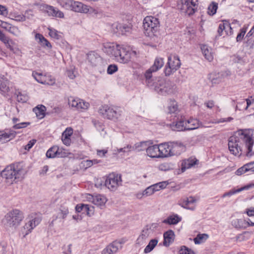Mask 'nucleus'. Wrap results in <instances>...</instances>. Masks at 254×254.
<instances>
[{
  "instance_id": "obj_26",
  "label": "nucleus",
  "mask_w": 254,
  "mask_h": 254,
  "mask_svg": "<svg viewBox=\"0 0 254 254\" xmlns=\"http://www.w3.org/2000/svg\"><path fill=\"white\" fill-rule=\"evenodd\" d=\"M225 29H229V30H230V35L232 34V29L230 26V23L226 20H223L221 23L219 24L218 28L217 33L219 36H225L224 30Z\"/></svg>"
},
{
  "instance_id": "obj_5",
  "label": "nucleus",
  "mask_w": 254,
  "mask_h": 254,
  "mask_svg": "<svg viewBox=\"0 0 254 254\" xmlns=\"http://www.w3.org/2000/svg\"><path fill=\"white\" fill-rule=\"evenodd\" d=\"M151 88L153 89L158 94L166 95L173 92V85L172 83L163 78H160L153 83Z\"/></svg>"
},
{
  "instance_id": "obj_58",
  "label": "nucleus",
  "mask_w": 254,
  "mask_h": 254,
  "mask_svg": "<svg viewBox=\"0 0 254 254\" xmlns=\"http://www.w3.org/2000/svg\"><path fill=\"white\" fill-rule=\"evenodd\" d=\"M247 31V28L246 27H243L240 30V32L238 34L236 40L237 42H240L242 41V40L243 39V37L246 34Z\"/></svg>"
},
{
  "instance_id": "obj_61",
  "label": "nucleus",
  "mask_w": 254,
  "mask_h": 254,
  "mask_svg": "<svg viewBox=\"0 0 254 254\" xmlns=\"http://www.w3.org/2000/svg\"><path fill=\"white\" fill-rule=\"evenodd\" d=\"M88 209L89 208L88 204H78L75 207L76 211L78 212H80L82 211H84V210H88Z\"/></svg>"
},
{
  "instance_id": "obj_48",
  "label": "nucleus",
  "mask_w": 254,
  "mask_h": 254,
  "mask_svg": "<svg viewBox=\"0 0 254 254\" xmlns=\"http://www.w3.org/2000/svg\"><path fill=\"white\" fill-rule=\"evenodd\" d=\"M154 189L152 186H151L146 189L142 192V194H138L137 197L138 198H141L142 195L149 196L152 194L154 192Z\"/></svg>"
},
{
  "instance_id": "obj_32",
  "label": "nucleus",
  "mask_w": 254,
  "mask_h": 254,
  "mask_svg": "<svg viewBox=\"0 0 254 254\" xmlns=\"http://www.w3.org/2000/svg\"><path fill=\"white\" fill-rule=\"evenodd\" d=\"M197 160L194 159H188L184 160L182 163L181 170L182 172H184L186 169L190 168L196 164Z\"/></svg>"
},
{
  "instance_id": "obj_57",
  "label": "nucleus",
  "mask_w": 254,
  "mask_h": 254,
  "mask_svg": "<svg viewBox=\"0 0 254 254\" xmlns=\"http://www.w3.org/2000/svg\"><path fill=\"white\" fill-rule=\"evenodd\" d=\"M179 254H194V253L191 249L183 246L180 250Z\"/></svg>"
},
{
  "instance_id": "obj_21",
  "label": "nucleus",
  "mask_w": 254,
  "mask_h": 254,
  "mask_svg": "<svg viewBox=\"0 0 254 254\" xmlns=\"http://www.w3.org/2000/svg\"><path fill=\"white\" fill-rule=\"evenodd\" d=\"M196 202L195 198L193 196H190L189 197L182 198L178 201V205L181 206L182 207L191 210H194L195 208V206L189 207L188 205L190 204Z\"/></svg>"
},
{
  "instance_id": "obj_42",
  "label": "nucleus",
  "mask_w": 254,
  "mask_h": 254,
  "mask_svg": "<svg viewBox=\"0 0 254 254\" xmlns=\"http://www.w3.org/2000/svg\"><path fill=\"white\" fill-rule=\"evenodd\" d=\"M58 4L66 9L71 10L73 0H57Z\"/></svg>"
},
{
  "instance_id": "obj_47",
  "label": "nucleus",
  "mask_w": 254,
  "mask_h": 254,
  "mask_svg": "<svg viewBox=\"0 0 254 254\" xmlns=\"http://www.w3.org/2000/svg\"><path fill=\"white\" fill-rule=\"evenodd\" d=\"M131 27L130 24H123L121 23V30L120 34L121 35L126 34L127 33H130L131 31Z\"/></svg>"
},
{
  "instance_id": "obj_13",
  "label": "nucleus",
  "mask_w": 254,
  "mask_h": 254,
  "mask_svg": "<svg viewBox=\"0 0 254 254\" xmlns=\"http://www.w3.org/2000/svg\"><path fill=\"white\" fill-rule=\"evenodd\" d=\"M41 221V218L39 215L34 214V216H31V219L26 223L24 226V230L27 229L26 233H24L23 230L22 231L23 234V237H25L26 235L29 234L32 229H34L37 225H38Z\"/></svg>"
},
{
  "instance_id": "obj_17",
  "label": "nucleus",
  "mask_w": 254,
  "mask_h": 254,
  "mask_svg": "<svg viewBox=\"0 0 254 254\" xmlns=\"http://www.w3.org/2000/svg\"><path fill=\"white\" fill-rule=\"evenodd\" d=\"M39 8L41 10L46 11L49 16H56L60 18H63L64 16V13L61 11L56 9L52 6L47 4H41Z\"/></svg>"
},
{
  "instance_id": "obj_12",
  "label": "nucleus",
  "mask_w": 254,
  "mask_h": 254,
  "mask_svg": "<svg viewBox=\"0 0 254 254\" xmlns=\"http://www.w3.org/2000/svg\"><path fill=\"white\" fill-rule=\"evenodd\" d=\"M41 221V218L39 215L34 214V216H31V219L26 223L24 226V230L27 229L26 233H24L23 230L22 231L23 234V237H25L26 235L29 234L32 229H34L37 225H38Z\"/></svg>"
},
{
  "instance_id": "obj_3",
  "label": "nucleus",
  "mask_w": 254,
  "mask_h": 254,
  "mask_svg": "<svg viewBox=\"0 0 254 254\" xmlns=\"http://www.w3.org/2000/svg\"><path fill=\"white\" fill-rule=\"evenodd\" d=\"M26 174V171L17 166L10 165L7 166L1 173V177L7 182L12 184L13 181L22 180Z\"/></svg>"
},
{
  "instance_id": "obj_51",
  "label": "nucleus",
  "mask_w": 254,
  "mask_h": 254,
  "mask_svg": "<svg viewBox=\"0 0 254 254\" xmlns=\"http://www.w3.org/2000/svg\"><path fill=\"white\" fill-rule=\"evenodd\" d=\"M243 220L235 219L232 221V225L236 228H241L243 227Z\"/></svg>"
},
{
  "instance_id": "obj_11",
  "label": "nucleus",
  "mask_w": 254,
  "mask_h": 254,
  "mask_svg": "<svg viewBox=\"0 0 254 254\" xmlns=\"http://www.w3.org/2000/svg\"><path fill=\"white\" fill-rule=\"evenodd\" d=\"M41 221V218L39 215L34 214V216H31V219L26 223L24 226V230L27 229L26 233H24L23 230L22 231L23 234V237H25L26 235L29 234L32 229H34L37 225H38Z\"/></svg>"
},
{
  "instance_id": "obj_20",
  "label": "nucleus",
  "mask_w": 254,
  "mask_h": 254,
  "mask_svg": "<svg viewBox=\"0 0 254 254\" xmlns=\"http://www.w3.org/2000/svg\"><path fill=\"white\" fill-rule=\"evenodd\" d=\"M125 241H114L112 244L108 245L103 251L102 254H114L119 250V248H122V244L124 243Z\"/></svg>"
},
{
  "instance_id": "obj_45",
  "label": "nucleus",
  "mask_w": 254,
  "mask_h": 254,
  "mask_svg": "<svg viewBox=\"0 0 254 254\" xmlns=\"http://www.w3.org/2000/svg\"><path fill=\"white\" fill-rule=\"evenodd\" d=\"M218 8V3L212 1L208 6L207 8V13L210 15H213L216 12Z\"/></svg>"
},
{
  "instance_id": "obj_18",
  "label": "nucleus",
  "mask_w": 254,
  "mask_h": 254,
  "mask_svg": "<svg viewBox=\"0 0 254 254\" xmlns=\"http://www.w3.org/2000/svg\"><path fill=\"white\" fill-rule=\"evenodd\" d=\"M120 46L113 43H106L103 45V51L109 56L115 58L116 56L117 55V51L119 50Z\"/></svg>"
},
{
  "instance_id": "obj_53",
  "label": "nucleus",
  "mask_w": 254,
  "mask_h": 254,
  "mask_svg": "<svg viewBox=\"0 0 254 254\" xmlns=\"http://www.w3.org/2000/svg\"><path fill=\"white\" fill-rule=\"evenodd\" d=\"M55 83V79L51 75H45V78L44 81V84L53 85Z\"/></svg>"
},
{
  "instance_id": "obj_34",
  "label": "nucleus",
  "mask_w": 254,
  "mask_h": 254,
  "mask_svg": "<svg viewBox=\"0 0 254 254\" xmlns=\"http://www.w3.org/2000/svg\"><path fill=\"white\" fill-rule=\"evenodd\" d=\"M253 186H254V184H250V185L245 186L242 187L238 189L232 190H230L229 191L224 193L222 197H225L227 196H231V195H233L237 192H239L243 190H248L250 188H251Z\"/></svg>"
},
{
  "instance_id": "obj_14",
  "label": "nucleus",
  "mask_w": 254,
  "mask_h": 254,
  "mask_svg": "<svg viewBox=\"0 0 254 254\" xmlns=\"http://www.w3.org/2000/svg\"><path fill=\"white\" fill-rule=\"evenodd\" d=\"M72 6L71 8V10L80 13H97L96 10L83 3L81 2L74 1L73 3H72Z\"/></svg>"
},
{
  "instance_id": "obj_39",
  "label": "nucleus",
  "mask_w": 254,
  "mask_h": 254,
  "mask_svg": "<svg viewBox=\"0 0 254 254\" xmlns=\"http://www.w3.org/2000/svg\"><path fill=\"white\" fill-rule=\"evenodd\" d=\"M46 107L42 105H39L33 109V111L36 114V116L39 119H42L45 116V111Z\"/></svg>"
},
{
  "instance_id": "obj_55",
  "label": "nucleus",
  "mask_w": 254,
  "mask_h": 254,
  "mask_svg": "<svg viewBox=\"0 0 254 254\" xmlns=\"http://www.w3.org/2000/svg\"><path fill=\"white\" fill-rule=\"evenodd\" d=\"M48 30L49 31V34L51 37L56 39H60L61 36L59 34L58 32L56 30L50 28H48Z\"/></svg>"
},
{
  "instance_id": "obj_25",
  "label": "nucleus",
  "mask_w": 254,
  "mask_h": 254,
  "mask_svg": "<svg viewBox=\"0 0 254 254\" xmlns=\"http://www.w3.org/2000/svg\"><path fill=\"white\" fill-rule=\"evenodd\" d=\"M147 155L151 158H160L159 145H153L147 146L146 148Z\"/></svg>"
},
{
  "instance_id": "obj_56",
  "label": "nucleus",
  "mask_w": 254,
  "mask_h": 254,
  "mask_svg": "<svg viewBox=\"0 0 254 254\" xmlns=\"http://www.w3.org/2000/svg\"><path fill=\"white\" fill-rule=\"evenodd\" d=\"M79 102L81 104L80 106L78 107V110L83 111L88 109L90 106V104L88 102H86L81 99H80Z\"/></svg>"
},
{
  "instance_id": "obj_31",
  "label": "nucleus",
  "mask_w": 254,
  "mask_h": 254,
  "mask_svg": "<svg viewBox=\"0 0 254 254\" xmlns=\"http://www.w3.org/2000/svg\"><path fill=\"white\" fill-rule=\"evenodd\" d=\"M73 133V130L71 127H67L63 133L62 141L64 144L66 146L70 145L71 143V139L70 136Z\"/></svg>"
},
{
  "instance_id": "obj_1",
  "label": "nucleus",
  "mask_w": 254,
  "mask_h": 254,
  "mask_svg": "<svg viewBox=\"0 0 254 254\" xmlns=\"http://www.w3.org/2000/svg\"><path fill=\"white\" fill-rule=\"evenodd\" d=\"M238 135L231 136L228 141V148L230 152L235 156H240L244 155L248 157L254 156V139L250 132L245 130H240L237 132Z\"/></svg>"
},
{
  "instance_id": "obj_50",
  "label": "nucleus",
  "mask_w": 254,
  "mask_h": 254,
  "mask_svg": "<svg viewBox=\"0 0 254 254\" xmlns=\"http://www.w3.org/2000/svg\"><path fill=\"white\" fill-rule=\"evenodd\" d=\"M5 30L16 36L19 33L18 28L17 27L12 25L10 24L8 27H6V28L5 29Z\"/></svg>"
},
{
  "instance_id": "obj_36",
  "label": "nucleus",
  "mask_w": 254,
  "mask_h": 254,
  "mask_svg": "<svg viewBox=\"0 0 254 254\" xmlns=\"http://www.w3.org/2000/svg\"><path fill=\"white\" fill-rule=\"evenodd\" d=\"M35 39L39 40V43L43 47H47L49 48H52V45L50 43L44 38V37L41 34L37 33L35 35Z\"/></svg>"
},
{
  "instance_id": "obj_37",
  "label": "nucleus",
  "mask_w": 254,
  "mask_h": 254,
  "mask_svg": "<svg viewBox=\"0 0 254 254\" xmlns=\"http://www.w3.org/2000/svg\"><path fill=\"white\" fill-rule=\"evenodd\" d=\"M158 243V240L157 238L151 239L148 244L146 246L144 250L145 254H148L151 252L154 248L156 247Z\"/></svg>"
},
{
  "instance_id": "obj_16",
  "label": "nucleus",
  "mask_w": 254,
  "mask_h": 254,
  "mask_svg": "<svg viewBox=\"0 0 254 254\" xmlns=\"http://www.w3.org/2000/svg\"><path fill=\"white\" fill-rule=\"evenodd\" d=\"M117 55L115 59L121 63H127L130 59V54L128 51L124 47L120 46L118 50L117 51Z\"/></svg>"
},
{
  "instance_id": "obj_59",
  "label": "nucleus",
  "mask_w": 254,
  "mask_h": 254,
  "mask_svg": "<svg viewBox=\"0 0 254 254\" xmlns=\"http://www.w3.org/2000/svg\"><path fill=\"white\" fill-rule=\"evenodd\" d=\"M30 124V122H22L21 123L16 124L13 126L14 129H20L26 127Z\"/></svg>"
},
{
  "instance_id": "obj_22",
  "label": "nucleus",
  "mask_w": 254,
  "mask_h": 254,
  "mask_svg": "<svg viewBox=\"0 0 254 254\" xmlns=\"http://www.w3.org/2000/svg\"><path fill=\"white\" fill-rule=\"evenodd\" d=\"M171 156L180 154L185 150V146L180 142H170Z\"/></svg>"
},
{
  "instance_id": "obj_35",
  "label": "nucleus",
  "mask_w": 254,
  "mask_h": 254,
  "mask_svg": "<svg viewBox=\"0 0 254 254\" xmlns=\"http://www.w3.org/2000/svg\"><path fill=\"white\" fill-rule=\"evenodd\" d=\"M16 132L13 130H10L7 133H4L0 134V141H8L14 138L16 136Z\"/></svg>"
},
{
  "instance_id": "obj_38",
  "label": "nucleus",
  "mask_w": 254,
  "mask_h": 254,
  "mask_svg": "<svg viewBox=\"0 0 254 254\" xmlns=\"http://www.w3.org/2000/svg\"><path fill=\"white\" fill-rule=\"evenodd\" d=\"M155 72L153 69H152L151 68H149L148 69H147L145 73H144V76L146 79V82L147 85L150 87L152 85L153 83V80L152 79V73Z\"/></svg>"
},
{
  "instance_id": "obj_15",
  "label": "nucleus",
  "mask_w": 254,
  "mask_h": 254,
  "mask_svg": "<svg viewBox=\"0 0 254 254\" xmlns=\"http://www.w3.org/2000/svg\"><path fill=\"white\" fill-rule=\"evenodd\" d=\"M87 61L92 67L99 66L103 63L101 57L95 51H90L87 54Z\"/></svg>"
},
{
  "instance_id": "obj_27",
  "label": "nucleus",
  "mask_w": 254,
  "mask_h": 254,
  "mask_svg": "<svg viewBox=\"0 0 254 254\" xmlns=\"http://www.w3.org/2000/svg\"><path fill=\"white\" fill-rule=\"evenodd\" d=\"M170 127L174 131L186 130L185 121L183 119H181L179 121L172 123L170 124Z\"/></svg>"
},
{
  "instance_id": "obj_24",
  "label": "nucleus",
  "mask_w": 254,
  "mask_h": 254,
  "mask_svg": "<svg viewBox=\"0 0 254 254\" xmlns=\"http://www.w3.org/2000/svg\"><path fill=\"white\" fill-rule=\"evenodd\" d=\"M185 126L186 130H193L201 127V123L197 119H190L185 121Z\"/></svg>"
},
{
  "instance_id": "obj_33",
  "label": "nucleus",
  "mask_w": 254,
  "mask_h": 254,
  "mask_svg": "<svg viewBox=\"0 0 254 254\" xmlns=\"http://www.w3.org/2000/svg\"><path fill=\"white\" fill-rule=\"evenodd\" d=\"M181 221V217L177 214L173 215L168 217L166 219L163 221V223L170 225L177 224Z\"/></svg>"
},
{
  "instance_id": "obj_19",
  "label": "nucleus",
  "mask_w": 254,
  "mask_h": 254,
  "mask_svg": "<svg viewBox=\"0 0 254 254\" xmlns=\"http://www.w3.org/2000/svg\"><path fill=\"white\" fill-rule=\"evenodd\" d=\"M86 198L88 201L100 207L104 206L107 201L106 198L101 194L93 196L90 194H87Z\"/></svg>"
},
{
  "instance_id": "obj_8",
  "label": "nucleus",
  "mask_w": 254,
  "mask_h": 254,
  "mask_svg": "<svg viewBox=\"0 0 254 254\" xmlns=\"http://www.w3.org/2000/svg\"><path fill=\"white\" fill-rule=\"evenodd\" d=\"M158 226L157 223H152L146 225L142 229L140 235L136 241V244L138 246H143L146 243L148 238L153 234L154 230Z\"/></svg>"
},
{
  "instance_id": "obj_7",
  "label": "nucleus",
  "mask_w": 254,
  "mask_h": 254,
  "mask_svg": "<svg viewBox=\"0 0 254 254\" xmlns=\"http://www.w3.org/2000/svg\"><path fill=\"white\" fill-rule=\"evenodd\" d=\"M122 176L115 173L109 174L105 180V185L111 191L117 190L119 187L122 186Z\"/></svg>"
},
{
  "instance_id": "obj_49",
  "label": "nucleus",
  "mask_w": 254,
  "mask_h": 254,
  "mask_svg": "<svg viewBox=\"0 0 254 254\" xmlns=\"http://www.w3.org/2000/svg\"><path fill=\"white\" fill-rule=\"evenodd\" d=\"M32 75L37 82L44 84V81L45 78V75H43L42 73H39L36 72H33L32 73Z\"/></svg>"
},
{
  "instance_id": "obj_60",
  "label": "nucleus",
  "mask_w": 254,
  "mask_h": 254,
  "mask_svg": "<svg viewBox=\"0 0 254 254\" xmlns=\"http://www.w3.org/2000/svg\"><path fill=\"white\" fill-rule=\"evenodd\" d=\"M118 70V66L116 64H110L107 68V73L109 74H112Z\"/></svg>"
},
{
  "instance_id": "obj_23",
  "label": "nucleus",
  "mask_w": 254,
  "mask_h": 254,
  "mask_svg": "<svg viewBox=\"0 0 254 254\" xmlns=\"http://www.w3.org/2000/svg\"><path fill=\"white\" fill-rule=\"evenodd\" d=\"M170 142L161 143L159 145V153L161 157H167L171 156Z\"/></svg>"
},
{
  "instance_id": "obj_40",
  "label": "nucleus",
  "mask_w": 254,
  "mask_h": 254,
  "mask_svg": "<svg viewBox=\"0 0 254 254\" xmlns=\"http://www.w3.org/2000/svg\"><path fill=\"white\" fill-rule=\"evenodd\" d=\"M164 65L163 59L161 58H157L155 60L154 64L150 67L154 71H157L160 69Z\"/></svg>"
},
{
  "instance_id": "obj_46",
  "label": "nucleus",
  "mask_w": 254,
  "mask_h": 254,
  "mask_svg": "<svg viewBox=\"0 0 254 254\" xmlns=\"http://www.w3.org/2000/svg\"><path fill=\"white\" fill-rule=\"evenodd\" d=\"M104 110L105 111V116L109 119H114V108L112 107H104Z\"/></svg>"
},
{
  "instance_id": "obj_63",
  "label": "nucleus",
  "mask_w": 254,
  "mask_h": 254,
  "mask_svg": "<svg viewBox=\"0 0 254 254\" xmlns=\"http://www.w3.org/2000/svg\"><path fill=\"white\" fill-rule=\"evenodd\" d=\"M5 44L6 45V47L7 48H8L14 54H19L21 53V51L18 48L13 47L9 44L8 42V44Z\"/></svg>"
},
{
  "instance_id": "obj_62",
  "label": "nucleus",
  "mask_w": 254,
  "mask_h": 254,
  "mask_svg": "<svg viewBox=\"0 0 254 254\" xmlns=\"http://www.w3.org/2000/svg\"><path fill=\"white\" fill-rule=\"evenodd\" d=\"M112 28L113 32L115 33L120 34V32L121 30V23H115L112 24Z\"/></svg>"
},
{
  "instance_id": "obj_28",
  "label": "nucleus",
  "mask_w": 254,
  "mask_h": 254,
  "mask_svg": "<svg viewBox=\"0 0 254 254\" xmlns=\"http://www.w3.org/2000/svg\"><path fill=\"white\" fill-rule=\"evenodd\" d=\"M46 156L49 158H54L55 157H64L62 154V152H60L59 148L57 146H54L50 148L46 153Z\"/></svg>"
},
{
  "instance_id": "obj_2",
  "label": "nucleus",
  "mask_w": 254,
  "mask_h": 254,
  "mask_svg": "<svg viewBox=\"0 0 254 254\" xmlns=\"http://www.w3.org/2000/svg\"><path fill=\"white\" fill-rule=\"evenodd\" d=\"M24 218L22 212L18 209H13L6 213L1 220L3 227L7 230L15 229Z\"/></svg>"
},
{
  "instance_id": "obj_6",
  "label": "nucleus",
  "mask_w": 254,
  "mask_h": 254,
  "mask_svg": "<svg viewBox=\"0 0 254 254\" xmlns=\"http://www.w3.org/2000/svg\"><path fill=\"white\" fill-rule=\"evenodd\" d=\"M181 63L178 56L170 54L168 57V62L164 68V73L169 76L175 72L181 66Z\"/></svg>"
},
{
  "instance_id": "obj_43",
  "label": "nucleus",
  "mask_w": 254,
  "mask_h": 254,
  "mask_svg": "<svg viewBox=\"0 0 254 254\" xmlns=\"http://www.w3.org/2000/svg\"><path fill=\"white\" fill-rule=\"evenodd\" d=\"M208 235L207 234H198L194 238L193 241L195 244H200L204 242L208 238Z\"/></svg>"
},
{
  "instance_id": "obj_4",
  "label": "nucleus",
  "mask_w": 254,
  "mask_h": 254,
  "mask_svg": "<svg viewBox=\"0 0 254 254\" xmlns=\"http://www.w3.org/2000/svg\"><path fill=\"white\" fill-rule=\"evenodd\" d=\"M143 26L145 35L148 37H152L155 36L158 32L159 22L158 19L154 17L146 16L144 19Z\"/></svg>"
},
{
  "instance_id": "obj_41",
  "label": "nucleus",
  "mask_w": 254,
  "mask_h": 254,
  "mask_svg": "<svg viewBox=\"0 0 254 254\" xmlns=\"http://www.w3.org/2000/svg\"><path fill=\"white\" fill-rule=\"evenodd\" d=\"M178 112L177 103L174 100H171L168 106V113L169 114H176Z\"/></svg>"
},
{
  "instance_id": "obj_9",
  "label": "nucleus",
  "mask_w": 254,
  "mask_h": 254,
  "mask_svg": "<svg viewBox=\"0 0 254 254\" xmlns=\"http://www.w3.org/2000/svg\"><path fill=\"white\" fill-rule=\"evenodd\" d=\"M181 4L179 6L182 12L188 15L194 13L197 8V0H181Z\"/></svg>"
},
{
  "instance_id": "obj_29",
  "label": "nucleus",
  "mask_w": 254,
  "mask_h": 254,
  "mask_svg": "<svg viewBox=\"0 0 254 254\" xmlns=\"http://www.w3.org/2000/svg\"><path fill=\"white\" fill-rule=\"evenodd\" d=\"M202 54L205 58L209 62L213 60L214 56L212 49L207 45H203L201 47Z\"/></svg>"
},
{
  "instance_id": "obj_64",
  "label": "nucleus",
  "mask_w": 254,
  "mask_h": 254,
  "mask_svg": "<svg viewBox=\"0 0 254 254\" xmlns=\"http://www.w3.org/2000/svg\"><path fill=\"white\" fill-rule=\"evenodd\" d=\"M247 165L248 166V169L249 171V174H251L254 173V162H251L247 163Z\"/></svg>"
},
{
  "instance_id": "obj_52",
  "label": "nucleus",
  "mask_w": 254,
  "mask_h": 254,
  "mask_svg": "<svg viewBox=\"0 0 254 254\" xmlns=\"http://www.w3.org/2000/svg\"><path fill=\"white\" fill-rule=\"evenodd\" d=\"M148 142L145 141L136 143L135 144V148L137 149L138 151L143 150L144 149L146 150V148L148 146Z\"/></svg>"
},
{
  "instance_id": "obj_44",
  "label": "nucleus",
  "mask_w": 254,
  "mask_h": 254,
  "mask_svg": "<svg viewBox=\"0 0 254 254\" xmlns=\"http://www.w3.org/2000/svg\"><path fill=\"white\" fill-rule=\"evenodd\" d=\"M80 99H75L72 97L68 98V105L71 107L75 108L78 110V107L80 106Z\"/></svg>"
},
{
  "instance_id": "obj_30",
  "label": "nucleus",
  "mask_w": 254,
  "mask_h": 254,
  "mask_svg": "<svg viewBox=\"0 0 254 254\" xmlns=\"http://www.w3.org/2000/svg\"><path fill=\"white\" fill-rule=\"evenodd\" d=\"M163 245L168 247L172 243L174 240L175 234L172 230H169L164 233Z\"/></svg>"
},
{
  "instance_id": "obj_10",
  "label": "nucleus",
  "mask_w": 254,
  "mask_h": 254,
  "mask_svg": "<svg viewBox=\"0 0 254 254\" xmlns=\"http://www.w3.org/2000/svg\"><path fill=\"white\" fill-rule=\"evenodd\" d=\"M41 221V218L39 215L34 214V216H31V219L26 223L24 226V230L27 229L26 233H24L23 230L22 231L23 234V237H25L26 235L29 234L32 229H34L37 225H38Z\"/></svg>"
},
{
  "instance_id": "obj_54",
  "label": "nucleus",
  "mask_w": 254,
  "mask_h": 254,
  "mask_svg": "<svg viewBox=\"0 0 254 254\" xmlns=\"http://www.w3.org/2000/svg\"><path fill=\"white\" fill-rule=\"evenodd\" d=\"M247 164H245L242 167L239 168L235 172V174L238 176H240L245 173L249 172Z\"/></svg>"
}]
</instances>
